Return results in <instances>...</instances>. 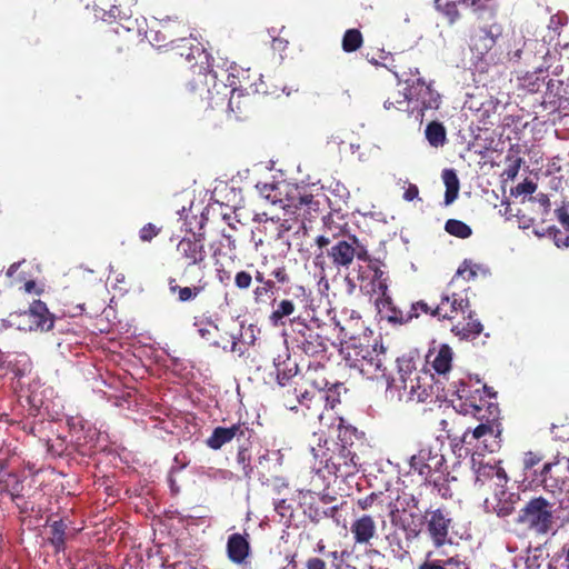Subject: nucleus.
<instances>
[{"label": "nucleus", "mask_w": 569, "mask_h": 569, "mask_svg": "<svg viewBox=\"0 0 569 569\" xmlns=\"http://www.w3.org/2000/svg\"><path fill=\"white\" fill-rule=\"evenodd\" d=\"M506 164L502 177L506 180H513L523 164V159L518 154V152L513 153V150L510 149L506 157Z\"/></svg>", "instance_id": "nucleus-48"}, {"label": "nucleus", "mask_w": 569, "mask_h": 569, "mask_svg": "<svg viewBox=\"0 0 569 569\" xmlns=\"http://www.w3.org/2000/svg\"><path fill=\"white\" fill-rule=\"evenodd\" d=\"M298 367L296 363L289 366L284 363V367L281 369L279 366L277 367V381L279 386H283L284 383H293V380H298L297 378Z\"/></svg>", "instance_id": "nucleus-54"}, {"label": "nucleus", "mask_w": 569, "mask_h": 569, "mask_svg": "<svg viewBox=\"0 0 569 569\" xmlns=\"http://www.w3.org/2000/svg\"><path fill=\"white\" fill-rule=\"evenodd\" d=\"M425 136L429 144L433 148H440L447 142V130L442 122L431 121L427 124Z\"/></svg>", "instance_id": "nucleus-41"}, {"label": "nucleus", "mask_w": 569, "mask_h": 569, "mask_svg": "<svg viewBox=\"0 0 569 569\" xmlns=\"http://www.w3.org/2000/svg\"><path fill=\"white\" fill-rule=\"evenodd\" d=\"M251 547L248 535L232 533L227 541V556L236 565H246L250 557Z\"/></svg>", "instance_id": "nucleus-31"}, {"label": "nucleus", "mask_w": 569, "mask_h": 569, "mask_svg": "<svg viewBox=\"0 0 569 569\" xmlns=\"http://www.w3.org/2000/svg\"><path fill=\"white\" fill-rule=\"evenodd\" d=\"M10 326L20 331H49L53 328L54 316L46 302L34 299L27 310L13 311L8 317Z\"/></svg>", "instance_id": "nucleus-9"}, {"label": "nucleus", "mask_w": 569, "mask_h": 569, "mask_svg": "<svg viewBox=\"0 0 569 569\" xmlns=\"http://www.w3.org/2000/svg\"><path fill=\"white\" fill-rule=\"evenodd\" d=\"M160 232V228L156 224L149 222L144 224L139 231V238L143 242L151 241L154 237H157Z\"/></svg>", "instance_id": "nucleus-60"}, {"label": "nucleus", "mask_w": 569, "mask_h": 569, "mask_svg": "<svg viewBox=\"0 0 569 569\" xmlns=\"http://www.w3.org/2000/svg\"><path fill=\"white\" fill-rule=\"evenodd\" d=\"M355 545H369L377 536V525L370 515L363 513L355 519L350 527Z\"/></svg>", "instance_id": "nucleus-30"}, {"label": "nucleus", "mask_w": 569, "mask_h": 569, "mask_svg": "<svg viewBox=\"0 0 569 569\" xmlns=\"http://www.w3.org/2000/svg\"><path fill=\"white\" fill-rule=\"evenodd\" d=\"M250 440L238 445L237 463L240 466L244 477L250 478L253 471L251 466V455L249 452Z\"/></svg>", "instance_id": "nucleus-47"}, {"label": "nucleus", "mask_w": 569, "mask_h": 569, "mask_svg": "<svg viewBox=\"0 0 569 569\" xmlns=\"http://www.w3.org/2000/svg\"><path fill=\"white\" fill-rule=\"evenodd\" d=\"M40 268L32 260H21L10 266L7 277L19 284H37Z\"/></svg>", "instance_id": "nucleus-27"}, {"label": "nucleus", "mask_w": 569, "mask_h": 569, "mask_svg": "<svg viewBox=\"0 0 569 569\" xmlns=\"http://www.w3.org/2000/svg\"><path fill=\"white\" fill-rule=\"evenodd\" d=\"M326 400L321 402L319 407H312V409H308L312 415H317L320 419L322 418L323 409H333L336 403L339 402V396L331 388H326Z\"/></svg>", "instance_id": "nucleus-55"}, {"label": "nucleus", "mask_w": 569, "mask_h": 569, "mask_svg": "<svg viewBox=\"0 0 569 569\" xmlns=\"http://www.w3.org/2000/svg\"><path fill=\"white\" fill-rule=\"evenodd\" d=\"M410 99L415 98L420 103L421 112L426 110H437L441 102L440 94L432 88L431 82L427 83L422 78H418L411 86Z\"/></svg>", "instance_id": "nucleus-26"}, {"label": "nucleus", "mask_w": 569, "mask_h": 569, "mask_svg": "<svg viewBox=\"0 0 569 569\" xmlns=\"http://www.w3.org/2000/svg\"><path fill=\"white\" fill-rule=\"evenodd\" d=\"M236 248V239L231 234L222 233L218 241V247L214 248L213 256H222V258H228L227 254L233 253Z\"/></svg>", "instance_id": "nucleus-53"}, {"label": "nucleus", "mask_w": 569, "mask_h": 569, "mask_svg": "<svg viewBox=\"0 0 569 569\" xmlns=\"http://www.w3.org/2000/svg\"><path fill=\"white\" fill-rule=\"evenodd\" d=\"M442 561L445 569H470L466 558L458 553L449 556L442 559Z\"/></svg>", "instance_id": "nucleus-59"}, {"label": "nucleus", "mask_w": 569, "mask_h": 569, "mask_svg": "<svg viewBox=\"0 0 569 569\" xmlns=\"http://www.w3.org/2000/svg\"><path fill=\"white\" fill-rule=\"evenodd\" d=\"M341 558L346 559L353 569H389L382 566L386 556L378 549H366L363 553H356L355 548L343 550Z\"/></svg>", "instance_id": "nucleus-24"}, {"label": "nucleus", "mask_w": 569, "mask_h": 569, "mask_svg": "<svg viewBox=\"0 0 569 569\" xmlns=\"http://www.w3.org/2000/svg\"><path fill=\"white\" fill-rule=\"evenodd\" d=\"M496 43L495 36L489 30H482L479 36L473 39V49L480 54L487 53Z\"/></svg>", "instance_id": "nucleus-52"}, {"label": "nucleus", "mask_w": 569, "mask_h": 569, "mask_svg": "<svg viewBox=\"0 0 569 569\" xmlns=\"http://www.w3.org/2000/svg\"><path fill=\"white\" fill-rule=\"evenodd\" d=\"M370 356H367L363 358V363L367 362V366L365 367H353L355 369H358L363 376H366L369 379H379V378H386L388 381V391L392 392L396 388V385L393 383L395 380L392 379L389 381V378L387 376V356H386V348L382 345H377V351L370 352Z\"/></svg>", "instance_id": "nucleus-22"}, {"label": "nucleus", "mask_w": 569, "mask_h": 569, "mask_svg": "<svg viewBox=\"0 0 569 569\" xmlns=\"http://www.w3.org/2000/svg\"><path fill=\"white\" fill-rule=\"evenodd\" d=\"M295 311V305L291 300H281L271 313V320L277 323L284 317H289Z\"/></svg>", "instance_id": "nucleus-56"}, {"label": "nucleus", "mask_w": 569, "mask_h": 569, "mask_svg": "<svg viewBox=\"0 0 569 569\" xmlns=\"http://www.w3.org/2000/svg\"><path fill=\"white\" fill-rule=\"evenodd\" d=\"M456 278L466 282H489L492 273L488 266L466 259L458 268Z\"/></svg>", "instance_id": "nucleus-32"}, {"label": "nucleus", "mask_w": 569, "mask_h": 569, "mask_svg": "<svg viewBox=\"0 0 569 569\" xmlns=\"http://www.w3.org/2000/svg\"><path fill=\"white\" fill-rule=\"evenodd\" d=\"M177 251L189 260L182 280L194 281L202 273V269H207L206 266H201L206 258L203 243L199 239L183 238L178 243Z\"/></svg>", "instance_id": "nucleus-14"}, {"label": "nucleus", "mask_w": 569, "mask_h": 569, "mask_svg": "<svg viewBox=\"0 0 569 569\" xmlns=\"http://www.w3.org/2000/svg\"><path fill=\"white\" fill-rule=\"evenodd\" d=\"M171 50L191 63L190 66L207 64L210 62V54L202 44L191 34H183L179 39H170Z\"/></svg>", "instance_id": "nucleus-18"}, {"label": "nucleus", "mask_w": 569, "mask_h": 569, "mask_svg": "<svg viewBox=\"0 0 569 569\" xmlns=\"http://www.w3.org/2000/svg\"><path fill=\"white\" fill-rule=\"evenodd\" d=\"M379 289L381 292L376 299V307L380 316L391 323L403 325L409 322L408 311H405L402 306L397 303L388 293V287H379Z\"/></svg>", "instance_id": "nucleus-23"}, {"label": "nucleus", "mask_w": 569, "mask_h": 569, "mask_svg": "<svg viewBox=\"0 0 569 569\" xmlns=\"http://www.w3.org/2000/svg\"><path fill=\"white\" fill-rule=\"evenodd\" d=\"M431 556L432 551H429L418 569H445L442 559H431Z\"/></svg>", "instance_id": "nucleus-64"}, {"label": "nucleus", "mask_w": 569, "mask_h": 569, "mask_svg": "<svg viewBox=\"0 0 569 569\" xmlns=\"http://www.w3.org/2000/svg\"><path fill=\"white\" fill-rule=\"evenodd\" d=\"M306 266L299 264L296 260H288L287 263L271 258L263 260L258 266L249 263L244 269L237 268L236 262L228 258H217L209 270L202 269V273L194 280L202 284L217 281L220 283L234 280V284H250L252 279L262 284H276L284 282H297L301 280V273Z\"/></svg>", "instance_id": "nucleus-1"}, {"label": "nucleus", "mask_w": 569, "mask_h": 569, "mask_svg": "<svg viewBox=\"0 0 569 569\" xmlns=\"http://www.w3.org/2000/svg\"><path fill=\"white\" fill-rule=\"evenodd\" d=\"M101 46L110 58L127 53L133 42L134 33L120 23L108 28L101 36Z\"/></svg>", "instance_id": "nucleus-17"}, {"label": "nucleus", "mask_w": 569, "mask_h": 569, "mask_svg": "<svg viewBox=\"0 0 569 569\" xmlns=\"http://www.w3.org/2000/svg\"><path fill=\"white\" fill-rule=\"evenodd\" d=\"M530 483L552 495L569 493V460L546 462L540 470L530 473Z\"/></svg>", "instance_id": "nucleus-10"}, {"label": "nucleus", "mask_w": 569, "mask_h": 569, "mask_svg": "<svg viewBox=\"0 0 569 569\" xmlns=\"http://www.w3.org/2000/svg\"><path fill=\"white\" fill-rule=\"evenodd\" d=\"M451 332L459 340L473 341L483 332V325L478 318H475L473 312L469 311L467 318L452 326Z\"/></svg>", "instance_id": "nucleus-33"}, {"label": "nucleus", "mask_w": 569, "mask_h": 569, "mask_svg": "<svg viewBox=\"0 0 569 569\" xmlns=\"http://www.w3.org/2000/svg\"><path fill=\"white\" fill-rule=\"evenodd\" d=\"M190 79L187 82V90L202 100H208L210 108L217 98V90L221 83H217V72L212 70L211 63L190 66Z\"/></svg>", "instance_id": "nucleus-12"}, {"label": "nucleus", "mask_w": 569, "mask_h": 569, "mask_svg": "<svg viewBox=\"0 0 569 569\" xmlns=\"http://www.w3.org/2000/svg\"><path fill=\"white\" fill-rule=\"evenodd\" d=\"M301 390L300 377L298 380H293V383L279 386V397L281 398L282 405L289 410L299 411L300 408L308 410V403H311V401L302 399ZM301 410L303 415H306L305 410Z\"/></svg>", "instance_id": "nucleus-29"}, {"label": "nucleus", "mask_w": 569, "mask_h": 569, "mask_svg": "<svg viewBox=\"0 0 569 569\" xmlns=\"http://www.w3.org/2000/svg\"><path fill=\"white\" fill-rule=\"evenodd\" d=\"M363 44V36L359 29L352 28L345 31L341 40L342 50L351 53L360 49Z\"/></svg>", "instance_id": "nucleus-46"}, {"label": "nucleus", "mask_w": 569, "mask_h": 569, "mask_svg": "<svg viewBox=\"0 0 569 569\" xmlns=\"http://www.w3.org/2000/svg\"><path fill=\"white\" fill-rule=\"evenodd\" d=\"M541 460L542 456L537 452L528 451L525 453L522 458V467L527 478H530V476H527V473L530 471L532 473L533 470H536L535 467L538 466Z\"/></svg>", "instance_id": "nucleus-58"}, {"label": "nucleus", "mask_w": 569, "mask_h": 569, "mask_svg": "<svg viewBox=\"0 0 569 569\" xmlns=\"http://www.w3.org/2000/svg\"><path fill=\"white\" fill-rule=\"evenodd\" d=\"M272 203H280L297 217L311 221L320 211V201L309 192L307 187H300L286 180L276 181Z\"/></svg>", "instance_id": "nucleus-5"}, {"label": "nucleus", "mask_w": 569, "mask_h": 569, "mask_svg": "<svg viewBox=\"0 0 569 569\" xmlns=\"http://www.w3.org/2000/svg\"><path fill=\"white\" fill-rule=\"evenodd\" d=\"M496 503L493 510L499 517L510 516L520 501L518 492H509L505 488L495 489Z\"/></svg>", "instance_id": "nucleus-35"}, {"label": "nucleus", "mask_w": 569, "mask_h": 569, "mask_svg": "<svg viewBox=\"0 0 569 569\" xmlns=\"http://www.w3.org/2000/svg\"><path fill=\"white\" fill-rule=\"evenodd\" d=\"M183 34H189L187 26L182 21L168 19L159 23L153 41L159 48L169 47L171 49L170 39H179Z\"/></svg>", "instance_id": "nucleus-28"}, {"label": "nucleus", "mask_w": 569, "mask_h": 569, "mask_svg": "<svg viewBox=\"0 0 569 569\" xmlns=\"http://www.w3.org/2000/svg\"><path fill=\"white\" fill-rule=\"evenodd\" d=\"M378 341L370 343V337H365L356 341H346L341 343V355L350 368L365 367L363 358L370 356V352L377 351Z\"/></svg>", "instance_id": "nucleus-21"}, {"label": "nucleus", "mask_w": 569, "mask_h": 569, "mask_svg": "<svg viewBox=\"0 0 569 569\" xmlns=\"http://www.w3.org/2000/svg\"><path fill=\"white\" fill-rule=\"evenodd\" d=\"M253 430L246 422H237L230 427H216L212 433L206 439V446L212 450H220L223 446L236 440L238 445L249 441Z\"/></svg>", "instance_id": "nucleus-16"}, {"label": "nucleus", "mask_w": 569, "mask_h": 569, "mask_svg": "<svg viewBox=\"0 0 569 569\" xmlns=\"http://www.w3.org/2000/svg\"><path fill=\"white\" fill-rule=\"evenodd\" d=\"M241 337V325L236 320H229L219 325V333L214 336L210 346L220 348L223 351L238 352L241 355L238 346V340Z\"/></svg>", "instance_id": "nucleus-25"}, {"label": "nucleus", "mask_w": 569, "mask_h": 569, "mask_svg": "<svg viewBox=\"0 0 569 569\" xmlns=\"http://www.w3.org/2000/svg\"><path fill=\"white\" fill-rule=\"evenodd\" d=\"M368 331L372 335V331L365 326V321L360 317L351 316L340 326L341 343L369 337Z\"/></svg>", "instance_id": "nucleus-36"}, {"label": "nucleus", "mask_w": 569, "mask_h": 569, "mask_svg": "<svg viewBox=\"0 0 569 569\" xmlns=\"http://www.w3.org/2000/svg\"><path fill=\"white\" fill-rule=\"evenodd\" d=\"M356 433L355 428L339 426L338 438L340 443H336L337 450L323 452L320 463L328 473L340 478H348L358 472V456L352 449V442L349 439Z\"/></svg>", "instance_id": "nucleus-6"}, {"label": "nucleus", "mask_w": 569, "mask_h": 569, "mask_svg": "<svg viewBox=\"0 0 569 569\" xmlns=\"http://www.w3.org/2000/svg\"><path fill=\"white\" fill-rule=\"evenodd\" d=\"M425 523L428 536L436 549L451 542L449 531L452 527V519L447 511L441 508L427 510L425 512Z\"/></svg>", "instance_id": "nucleus-15"}, {"label": "nucleus", "mask_w": 569, "mask_h": 569, "mask_svg": "<svg viewBox=\"0 0 569 569\" xmlns=\"http://www.w3.org/2000/svg\"><path fill=\"white\" fill-rule=\"evenodd\" d=\"M553 506L541 496L533 497L520 509L517 522L536 535H547L553 526Z\"/></svg>", "instance_id": "nucleus-7"}, {"label": "nucleus", "mask_w": 569, "mask_h": 569, "mask_svg": "<svg viewBox=\"0 0 569 569\" xmlns=\"http://www.w3.org/2000/svg\"><path fill=\"white\" fill-rule=\"evenodd\" d=\"M547 84L546 78L540 72L527 73L521 78V87L529 93H536Z\"/></svg>", "instance_id": "nucleus-50"}, {"label": "nucleus", "mask_w": 569, "mask_h": 569, "mask_svg": "<svg viewBox=\"0 0 569 569\" xmlns=\"http://www.w3.org/2000/svg\"><path fill=\"white\" fill-rule=\"evenodd\" d=\"M445 230L450 236L460 239H467L472 234V229L461 220L448 219L445 223Z\"/></svg>", "instance_id": "nucleus-49"}, {"label": "nucleus", "mask_w": 569, "mask_h": 569, "mask_svg": "<svg viewBox=\"0 0 569 569\" xmlns=\"http://www.w3.org/2000/svg\"><path fill=\"white\" fill-rule=\"evenodd\" d=\"M389 518L408 541L417 539L422 532L425 515L419 508V499L412 493L402 492L389 503Z\"/></svg>", "instance_id": "nucleus-4"}, {"label": "nucleus", "mask_w": 569, "mask_h": 569, "mask_svg": "<svg viewBox=\"0 0 569 569\" xmlns=\"http://www.w3.org/2000/svg\"><path fill=\"white\" fill-rule=\"evenodd\" d=\"M546 102L551 104L553 109L561 107V100L565 97L566 88L561 80L549 79L546 84Z\"/></svg>", "instance_id": "nucleus-43"}, {"label": "nucleus", "mask_w": 569, "mask_h": 569, "mask_svg": "<svg viewBox=\"0 0 569 569\" xmlns=\"http://www.w3.org/2000/svg\"><path fill=\"white\" fill-rule=\"evenodd\" d=\"M398 371L400 373L401 382L403 383V392H399L398 397L401 400L406 395L408 397L412 396L415 390L413 380L410 378L412 370L415 369V363L412 359L401 357L397 358Z\"/></svg>", "instance_id": "nucleus-38"}, {"label": "nucleus", "mask_w": 569, "mask_h": 569, "mask_svg": "<svg viewBox=\"0 0 569 569\" xmlns=\"http://www.w3.org/2000/svg\"><path fill=\"white\" fill-rule=\"evenodd\" d=\"M442 180L446 186L445 204L449 206L458 198L459 179L452 169H446L442 172Z\"/></svg>", "instance_id": "nucleus-44"}, {"label": "nucleus", "mask_w": 569, "mask_h": 569, "mask_svg": "<svg viewBox=\"0 0 569 569\" xmlns=\"http://www.w3.org/2000/svg\"><path fill=\"white\" fill-rule=\"evenodd\" d=\"M446 465L445 455L437 446H423L418 453L413 455L409 460L411 470L417 472L428 483H437L433 475L443 473Z\"/></svg>", "instance_id": "nucleus-13"}, {"label": "nucleus", "mask_w": 569, "mask_h": 569, "mask_svg": "<svg viewBox=\"0 0 569 569\" xmlns=\"http://www.w3.org/2000/svg\"><path fill=\"white\" fill-rule=\"evenodd\" d=\"M230 78H237V76L231 72L228 76V80L230 84L221 83L220 90H217V98L213 102V108H221L222 111L227 112L229 117L233 116L236 120H242L247 117L251 108V99L249 94H243V90H248V87L243 86L241 82L237 84L234 80H230Z\"/></svg>", "instance_id": "nucleus-8"}, {"label": "nucleus", "mask_w": 569, "mask_h": 569, "mask_svg": "<svg viewBox=\"0 0 569 569\" xmlns=\"http://www.w3.org/2000/svg\"><path fill=\"white\" fill-rule=\"evenodd\" d=\"M323 328L318 326H303L297 338L298 348L307 356L325 359L328 350L327 338L322 333Z\"/></svg>", "instance_id": "nucleus-19"}, {"label": "nucleus", "mask_w": 569, "mask_h": 569, "mask_svg": "<svg viewBox=\"0 0 569 569\" xmlns=\"http://www.w3.org/2000/svg\"><path fill=\"white\" fill-rule=\"evenodd\" d=\"M462 392L466 395L459 396L457 411L463 416H472L480 421L475 429H467L461 436L462 443L472 446L475 440L487 435L493 436V422L498 418L499 408L497 403L485 399L479 389L473 392L463 389Z\"/></svg>", "instance_id": "nucleus-3"}, {"label": "nucleus", "mask_w": 569, "mask_h": 569, "mask_svg": "<svg viewBox=\"0 0 569 569\" xmlns=\"http://www.w3.org/2000/svg\"><path fill=\"white\" fill-rule=\"evenodd\" d=\"M50 536L48 542L53 547L56 553H60L66 549L67 541V523L62 520H54L49 525Z\"/></svg>", "instance_id": "nucleus-39"}, {"label": "nucleus", "mask_w": 569, "mask_h": 569, "mask_svg": "<svg viewBox=\"0 0 569 569\" xmlns=\"http://www.w3.org/2000/svg\"><path fill=\"white\" fill-rule=\"evenodd\" d=\"M381 492H371L370 495L359 498L357 500V506L360 510L366 511L372 508L375 502L380 498Z\"/></svg>", "instance_id": "nucleus-62"}, {"label": "nucleus", "mask_w": 569, "mask_h": 569, "mask_svg": "<svg viewBox=\"0 0 569 569\" xmlns=\"http://www.w3.org/2000/svg\"><path fill=\"white\" fill-rule=\"evenodd\" d=\"M410 97L408 93L398 91L392 98H388L383 102V107L386 110L397 109L401 110L409 101Z\"/></svg>", "instance_id": "nucleus-57"}, {"label": "nucleus", "mask_w": 569, "mask_h": 569, "mask_svg": "<svg viewBox=\"0 0 569 569\" xmlns=\"http://www.w3.org/2000/svg\"><path fill=\"white\" fill-rule=\"evenodd\" d=\"M453 351L449 345H441L431 365L439 375L447 373L452 366Z\"/></svg>", "instance_id": "nucleus-42"}, {"label": "nucleus", "mask_w": 569, "mask_h": 569, "mask_svg": "<svg viewBox=\"0 0 569 569\" xmlns=\"http://www.w3.org/2000/svg\"><path fill=\"white\" fill-rule=\"evenodd\" d=\"M219 325L208 317H196L193 326L197 328L198 335L211 345L214 336L219 333Z\"/></svg>", "instance_id": "nucleus-45"}, {"label": "nucleus", "mask_w": 569, "mask_h": 569, "mask_svg": "<svg viewBox=\"0 0 569 569\" xmlns=\"http://www.w3.org/2000/svg\"><path fill=\"white\" fill-rule=\"evenodd\" d=\"M256 188L258 189V191L262 198L269 200L270 202L274 201V198L277 197L276 194H273L274 189H276V181L270 182V183L259 182V183H257Z\"/></svg>", "instance_id": "nucleus-61"}, {"label": "nucleus", "mask_w": 569, "mask_h": 569, "mask_svg": "<svg viewBox=\"0 0 569 569\" xmlns=\"http://www.w3.org/2000/svg\"><path fill=\"white\" fill-rule=\"evenodd\" d=\"M430 315L431 317H437L439 319H449L450 313L447 308L442 306L436 299H431L430 301L419 300L410 303V309L408 310V317H410V321L415 318L420 317V315Z\"/></svg>", "instance_id": "nucleus-34"}, {"label": "nucleus", "mask_w": 569, "mask_h": 569, "mask_svg": "<svg viewBox=\"0 0 569 569\" xmlns=\"http://www.w3.org/2000/svg\"><path fill=\"white\" fill-rule=\"evenodd\" d=\"M316 243L320 247L331 246L328 250V257L333 266H329L328 270L333 271L335 268H348L355 258L362 261L359 266L358 280L368 284H387L390 281L387 264L380 259H373L369 256L365 246L358 238L352 234L339 236L331 228H328L322 234L316 238Z\"/></svg>", "instance_id": "nucleus-2"}, {"label": "nucleus", "mask_w": 569, "mask_h": 569, "mask_svg": "<svg viewBox=\"0 0 569 569\" xmlns=\"http://www.w3.org/2000/svg\"><path fill=\"white\" fill-rule=\"evenodd\" d=\"M254 220L259 221L257 231L263 233L268 240L281 239L291 228L287 224V221L281 222L280 219L266 218L262 220L261 218H256Z\"/></svg>", "instance_id": "nucleus-37"}, {"label": "nucleus", "mask_w": 569, "mask_h": 569, "mask_svg": "<svg viewBox=\"0 0 569 569\" xmlns=\"http://www.w3.org/2000/svg\"><path fill=\"white\" fill-rule=\"evenodd\" d=\"M301 380V397L311 401L308 403V409L312 407H319L323 400H326V388L329 381L326 377V367L318 360L310 362L306 372L300 377Z\"/></svg>", "instance_id": "nucleus-11"}, {"label": "nucleus", "mask_w": 569, "mask_h": 569, "mask_svg": "<svg viewBox=\"0 0 569 569\" xmlns=\"http://www.w3.org/2000/svg\"><path fill=\"white\" fill-rule=\"evenodd\" d=\"M459 1H447L441 3V0H435L436 8L441 12L448 20L449 24L456 23L460 19V12L458 10Z\"/></svg>", "instance_id": "nucleus-51"}, {"label": "nucleus", "mask_w": 569, "mask_h": 569, "mask_svg": "<svg viewBox=\"0 0 569 569\" xmlns=\"http://www.w3.org/2000/svg\"><path fill=\"white\" fill-rule=\"evenodd\" d=\"M509 478L506 470L501 466V461L493 465L479 463L476 469L475 486L479 489L488 487L489 489L505 488Z\"/></svg>", "instance_id": "nucleus-20"}, {"label": "nucleus", "mask_w": 569, "mask_h": 569, "mask_svg": "<svg viewBox=\"0 0 569 569\" xmlns=\"http://www.w3.org/2000/svg\"><path fill=\"white\" fill-rule=\"evenodd\" d=\"M492 0H459L461 4L473 12L485 11Z\"/></svg>", "instance_id": "nucleus-63"}, {"label": "nucleus", "mask_w": 569, "mask_h": 569, "mask_svg": "<svg viewBox=\"0 0 569 569\" xmlns=\"http://www.w3.org/2000/svg\"><path fill=\"white\" fill-rule=\"evenodd\" d=\"M439 302H441L442 306L447 308L448 312L450 313L449 319L453 317V313H457L459 311L466 312L470 307L467 295L462 296L460 293H452L451 296L441 295Z\"/></svg>", "instance_id": "nucleus-40"}]
</instances>
